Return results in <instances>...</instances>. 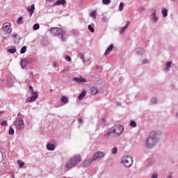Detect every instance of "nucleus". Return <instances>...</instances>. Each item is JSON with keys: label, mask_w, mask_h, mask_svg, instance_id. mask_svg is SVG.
<instances>
[{"label": "nucleus", "mask_w": 178, "mask_h": 178, "mask_svg": "<svg viewBox=\"0 0 178 178\" xmlns=\"http://www.w3.org/2000/svg\"><path fill=\"white\" fill-rule=\"evenodd\" d=\"M51 33L52 35H57L58 37H61L63 41H66L67 39V34L66 31L63 30L62 28H53L51 29Z\"/></svg>", "instance_id": "nucleus-1"}, {"label": "nucleus", "mask_w": 178, "mask_h": 178, "mask_svg": "<svg viewBox=\"0 0 178 178\" xmlns=\"http://www.w3.org/2000/svg\"><path fill=\"white\" fill-rule=\"evenodd\" d=\"M81 159V157L80 156V155H76L74 157H72L65 165L66 171L70 170V169L74 168L75 165L80 163Z\"/></svg>", "instance_id": "nucleus-2"}, {"label": "nucleus", "mask_w": 178, "mask_h": 178, "mask_svg": "<svg viewBox=\"0 0 178 178\" xmlns=\"http://www.w3.org/2000/svg\"><path fill=\"white\" fill-rule=\"evenodd\" d=\"M124 130V127L123 126L119 125V124L115 125L113 128L111 129L110 131L108 132L106 135H105V137L106 138H109V136L112 133L113 134H115V136H120V134H122V133H123Z\"/></svg>", "instance_id": "nucleus-3"}, {"label": "nucleus", "mask_w": 178, "mask_h": 178, "mask_svg": "<svg viewBox=\"0 0 178 178\" xmlns=\"http://www.w3.org/2000/svg\"><path fill=\"white\" fill-rule=\"evenodd\" d=\"M156 144V132L152 131L150 132L149 137L147 138L146 145L151 148V147H154Z\"/></svg>", "instance_id": "nucleus-4"}, {"label": "nucleus", "mask_w": 178, "mask_h": 178, "mask_svg": "<svg viewBox=\"0 0 178 178\" xmlns=\"http://www.w3.org/2000/svg\"><path fill=\"white\" fill-rule=\"evenodd\" d=\"M121 163H122L125 168H130V166L133 165V156L130 155L122 156Z\"/></svg>", "instance_id": "nucleus-5"}, {"label": "nucleus", "mask_w": 178, "mask_h": 178, "mask_svg": "<svg viewBox=\"0 0 178 178\" xmlns=\"http://www.w3.org/2000/svg\"><path fill=\"white\" fill-rule=\"evenodd\" d=\"M29 91L31 96L30 97V99H28V102H35V99L38 98V92H34V89L31 86H29Z\"/></svg>", "instance_id": "nucleus-6"}, {"label": "nucleus", "mask_w": 178, "mask_h": 178, "mask_svg": "<svg viewBox=\"0 0 178 178\" xmlns=\"http://www.w3.org/2000/svg\"><path fill=\"white\" fill-rule=\"evenodd\" d=\"M15 126L17 127L18 130L24 129V122L23 121V119L19 118L16 120L15 122Z\"/></svg>", "instance_id": "nucleus-7"}, {"label": "nucleus", "mask_w": 178, "mask_h": 178, "mask_svg": "<svg viewBox=\"0 0 178 178\" xmlns=\"http://www.w3.org/2000/svg\"><path fill=\"white\" fill-rule=\"evenodd\" d=\"M105 156V152H97L94 154L92 157V161H97V159H102V158H104Z\"/></svg>", "instance_id": "nucleus-8"}, {"label": "nucleus", "mask_w": 178, "mask_h": 178, "mask_svg": "<svg viewBox=\"0 0 178 178\" xmlns=\"http://www.w3.org/2000/svg\"><path fill=\"white\" fill-rule=\"evenodd\" d=\"M3 31H6L7 34L12 33V29H10V23L6 22L3 26Z\"/></svg>", "instance_id": "nucleus-9"}, {"label": "nucleus", "mask_w": 178, "mask_h": 178, "mask_svg": "<svg viewBox=\"0 0 178 178\" xmlns=\"http://www.w3.org/2000/svg\"><path fill=\"white\" fill-rule=\"evenodd\" d=\"M73 80L74 81H75V83H77L78 84L87 82V79L86 78H83V76L74 77L73 78Z\"/></svg>", "instance_id": "nucleus-10"}, {"label": "nucleus", "mask_w": 178, "mask_h": 178, "mask_svg": "<svg viewBox=\"0 0 178 178\" xmlns=\"http://www.w3.org/2000/svg\"><path fill=\"white\" fill-rule=\"evenodd\" d=\"M29 63H31V58H28L26 60H22L21 61V66L22 67L24 68L25 67L29 65Z\"/></svg>", "instance_id": "nucleus-11"}, {"label": "nucleus", "mask_w": 178, "mask_h": 178, "mask_svg": "<svg viewBox=\"0 0 178 178\" xmlns=\"http://www.w3.org/2000/svg\"><path fill=\"white\" fill-rule=\"evenodd\" d=\"M12 37L14 38L15 44H19L20 42V36H18L17 33H13Z\"/></svg>", "instance_id": "nucleus-12"}, {"label": "nucleus", "mask_w": 178, "mask_h": 178, "mask_svg": "<svg viewBox=\"0 0 178 178\" xmlns=\"http://www.w3.org/2000/svg\"><path fill=\"white\" fill-rule=\"evenodd\" d=\"M34 10H35V6H34V4H32L30 8H27V11L29 13L30 16H33V13H34Z\"/></svg>", "instance_id": "nucleus-13"}, {"label": "nucleus", "mask_w": 178, "mask_h": 178, "mask_svg": "<svg viewBox=\"0 0 178 178\" xmlns=\"http://www.w3.org/2000/svg\"><path fill=\"white\" fill-rule=\"evenodd\" d=\"M112 49H113V44H111L109 47L106 49V51L104 53L105 56H107V55H109Z\"/></svg>", "instance_id": "nucleus-14"}, {"label": "nucleus", "mask_w": 178, "mask_h": 178, "mask_svg": "<svg viewBox=\"0 0 178 178\" xmlns=\"http://www.w3.org/2000/svg\"><path fill=\"white\" fill-rule=\"evenodd\" d=\"M98 92H99L98 88H97V87L92 86L91 88V94H92V95H97V94H98Z\"/></svg>", "instance_id": "nucleus-15"}, {"label": "nucleus", "mask_w": 178, "mask_h": 178, "mask_svg": "<svg viewBox=\"0 0 178 178\" xmlns=\"http://www.w3.org/2000/svg\"><path fill=\"white\" fill-rule=\"evenodd\" d=\"M66 3V1L65 0H58L56 3H54V6H56L58 5H65Z\"/></svg>", "instance_id": "nucleus-16"}, {"label": "nucleus", "mask_w": 178, "mask_h": 178, "mask_svg": "<svg viewBox=\"0 0 178 178\" xmlns=\"http://www.w3.org/2000/svg\"><path fill=\"white\" fill-rule=\"evenodd\" d=\"M92 162H94V161H92V160H86L83 162V166L85 168H87L88 166H90V165H91Z\"/></svg>", "instance_id": "nucleus-17"}, {"label": "nucleus", "mask_w": 178, "mask_h": 178, "mask_svg": "<svg viewBox=\"0 0 178 178\" xmlns=\"http://www.w3.org/2000/svg\"><path fill=\"white\" fill-rule=\"evenodd\" d=\"M86 95H87V92L86 90L82 91V92L79 95L78 97L79 101H81V99H83V98H84Z\"/></svg>", "instance_id": "nucleus-18"}, {"label": "nucleus", "mask_w": 178, "mask_h": 178, "mask_svg": "<svg viewBox=\"0 0 178 178\" xmlns=\"http://www.w3.org/2000/svg\"><path fill=\"white\" fill-rule=\"evenodd\" d=\"M47 149H49V151H54V149H55V145H54V144L49 143V144L47 145Z\"/></svg>", "instance_id": "nucleus-19"}, {"label": "nucleus", "mask_w": 178, "mask_h": 178, "mask_svg": "<svg viewBox=\"0 0 178 178\" xmlns=\"http://www.w3.org/2000/svg\"><path fill=\"white\" fill-rule=\"evenodd\" d=\"M152 19L154 23H156V22H158V17H156V10H155L152 14Z\"/></svg>", "instance_id": "nucleus-20"}, {"label": "nucleus", "mask_w": 178, "mask_h": 178, "mask_svg": "<svg viewBox=\"0 0 178 178\" xmlns=\"http://www.w3.org/2000/svg\"><path fill=\"white\" fill-rule=\"evenodd\" d=\"M129 24H130V22H127L126 26L122 27V29H121V31H120L121 34H122V33H124V31H126V29H127V27H129Z\"/></svg>", "instance_id": "nucleus-21"}, {"label": "nucleus", "mask_w": 178, "mask_h": 178, "mask_svg": "<svg viewBox=\"0 0 178 178\" xmlns=\"http://www.w3.org/2000/svg\"><path fill=\"white\" fill-rule=\"evenodd\" d=\"M61 102H63L64 104H67L69 102V99L66 96H63L61 97Z\"/></svg>", "instance_id": "nucleus-22"}, {"label": "nucleus", "mask_w": 178, "mask_h": 178, "mask_svg": "<svg viewBox=\"0 0 178 178\" xmlns=\"http://www.w3.org/2000/svg\"><path fill=\"white\" fill-rule=\"evenodd\" d=\"M161 13L163 17H166V16H168V10H166L165 8L163 9Z\"/></svg>", "instance_id": "nucleus-23"}, {"label": "nucleus", "mask_w": 178, "mask_h": 178, "mask_svg": "<svg viewBox=\"0 0 178 178\" xmlns=\"http://www.w3.org/2000/svg\"><path fill=\"white\" fill-rule=\"evenodd\" d=\"M8 52H10V54H15L16 52V47H13L12 49H8Z\"/></svg>", "instance_id": "nucleus-24"}, {"label": "nucleus", "mask_w": 178, "mask_h": 178, "mask_svg": "<svg viewBox=\"0 0 178 178\" xmlns=\"http://www.w3.org/2000/svg\"><path fill=\"white\" fill-rule=\"evenodd\" d=\"M124 6V3L123 2H120V6H119V10L122 12L123 10V8Z\"/></svg>", "instance_id": "nucleus-25"}, {"label": "nucleus", "mask_w": 178, "mask_h": 178, "mask_svg": "<svg viewBox=\"0 0 178 178\" xmlns=\"http://www.w3.org/2000/svg\"><path fill=\"white\" fill-rule=\"evenodd\" d=\"M172 65V62L168 61L166 63V70H169V69L170 68V66Z\"/></svg>", "instance_id": "nucleus-26"}, {"label": "nucleus", "mask_w": 178, "mask_h": 178, "mask_svg": "<svg viewBox=\"0 0 178 178\" xmlns=\"http://www.w3.org/2000/svg\"><path fill=\"white\" fill-rule=\"evenodd\" d=\"M91 17H93V19H95L97 17V11H93L90 13Z\"/></svg>", "instance_id": "nucleus-27"}, {"label": "nucleus", "mask_w": 178, "mask_h": 178, "mask_svg": "<svg viewBox=\"0 0 178 178\" xmlns=\"http://www.w3.org/2000/svg\"><path fill=\"white\" fill-rule=\"evenodd\" d=\"M88 30H90V33H94V31H95V30L91 25H88Z\"/></svg>", "instance_id": "nucleus-28"}, {"label": "nucleus", "mask_w": 178, "mask_h": 178, "mask_svg": "<svg viewBox=\"0 0 178 178\" xmlns=\"http://www.w3.org/2000/svg\"><path fill=\"white\" fill-rule=\"evenodd\" d=\"M19 165V168H23V166H24V162L20 161V160H18L17 161Z\"/></svg>", "instance_id": "nucleus-29"}, {"label": "nucleus", "mask_w": 178, "mask_h": 178, "mask_svg": "<svg viewBox=\"0 0 178 178\" xmlns=\"http://www.w3.org/2000/svg\"><path fill=\"white\" fill-rule=\"evenodd\" d=\"M26 49H27V47H26V46L22 47V48L21 49V51H20V54H24L26 52Z\"/></svg>", "instance_id": "nucleus-30"}, {"label": "nucleus", "mask_w": 178, "mask_h": 178, "mask_svg": "<svg viewBox=\"0 0 178 178\" xmlns=\"http://www.w3.org/2000/svg\"><path fill=\"white\" fill-rule=\"evenodd\" d=\"M102 2L104 5H109V3H111V0H102Z\"/></svg>", "instance_id": "nucleus-31"}, {"label": "nucleus", "mask_w": 178, "mask_h": 178, "mask_svg": "<svg viewBox=\"0 0 178 178\" xmlns=\"http://www.w3.org/2000/svg\"><path fill=\"white\" fill-rule=\"evenodd\" d=\"M38 29H40V24H35L33 25V30H38Z\"/></svg>", "instance_id": "nucleus-32"}, {"label": "nucleus", "mask_w": 178, "mask_h": 178, "mask_svg": "<svg viewBox=\"0 0 178 178\" xmlns=\"http://www.w3.org/2000/svg\"><path fill=\"white\" fill-rule=\"evenodd\" d=\"M130 126H131V127H136L137 124L136 123V122L131 121V123H130Z\"/></svg>", "instance_id": "nucleus-33"}, {"label": "nucleus", "mask_w": 178, "mask_h": 178, "mask_svg": "<svg viewBox=\"0 0 178 178\" xmlns=\"http://www.w3.org/2000/svg\"><path fill=\"white\" fill-rule=\"evenodd\" d=\"M111 152H112V154H117V153H118V148L113 147V148L111 149Z\"/></svg>", "instance_id": "nucleus-34"}, {"label": "nucleus", "mask_w": 178, "mask_h": 178, "mask_svg": "<svg viewBox=\"0 0 178 178\" xmlns=\"http://www.w3.org/2000/svg\"><path fill=\"white\" fill-rule=\"evenodd\" d=\"M8 133L9 134H15V130L13 129V128L10 127Z\"/></svg>", "instance_id": "nucleus-35"}, {"label": "nucleus", "mask_w": 178, "mask_h": 178, "mask_svg": "<svg viewBox=\"0 0 178 178\" xmlns=\"http://www.w3.org/2000/svg\"><path fill=\"white\" fill-rule=\"evenodd\" d=\"M65 59L67 60V62H72V58H70L69 56H66Z\"/></svg>", "instance_id": "nucleus-36"}, {"label": "nucleus", "mask_w": 178, "mask_h": 178, "mask_svg": "<svg viewBox=\"0 0 178 178\" xmlns=\"http://www.w3.org/2000/svg\"><path fill=\"white\" fill-rule=\"evenodd\" d=\"M136 52H138V54H139V52L141 54V53L144 52V50L141 48H139V49H136Z\"/></svg>", "instance_id": "nucleus-37"}, {"label": "nucleus", "mask_w": 178, "mask_h": 178, "mask_svg": "<svg viewBox=\"0 0 178 178\" xmlns=\"http://www.w3.org/2000/svg\"><path fill=\"white\" fill-rule=\"evenodd\" d=\"M1 126H7L8 125V122L5 120H3L1 123Z\"/></svg>", "instance_id": "nucleus-38"}, {"label": "nucleus", "mask_w": 178, "mask_h": 178, "mask_svg": "<svg viewBox=\"0 0 178 178\" xmlns=\"http://www.w3.org/2000/svg\"><path fill=\"white\" fill-rule=\"evenodd\" d=\"M22 22H23V17H20L18 19H17V23H22Z\"/></svg>", "instance_id": "nucleus-39"}, {"label": "nucleus", "mask_w": 178, "mask_h": 178, "mask_svg": "<svg viewBox=\"0 0 178 178\" xmlns=\"http://www.w3.org/2000/svg\"><path fill=\"white\" fill-rule=\"evenodd\" d=\"M81 59L83 60V63H86V58H84V55L81 56Z\"/></svg>", "instance_id": "nucleus-40"}, {"label": "nucleus", "mask_w": 178, "mask_h": 178, "mask_svg": "<svg viewBox=\"0 0 178 178\" xmlns=\"http://www.w3.org/2000/svg\"><path fill=\"white\" fill-rule=\"evenodd\" d=\"M106 20H107L106 17H103L102 18V21L104 23H105V22H106Z\"/></svg>", "instance_id": "nucleus-41"}, {"label": "nucleus", "mask_w": 178, "mask_h": 178, "mask_svg": "<svg viewBox=\"0 0 178 178\" xmlns=\"http://www.w3.org/2000/svg\"><path fill=\"white\" fill-rule=\"evenodd\" d=\"M152 178H158V175L153 174L152 176Z\"/></svg>", "instance_id": "nucleus-42"}, {"label": "nucleus", "mask_w": 178, "mask_h": 178, "mask_svg": "<svg viewBox=\"0 0 178 178\" xmlns=\"http://www.w3.org/2000/svg\"><path fill=\"white\" fill-rule=\"evenodd\" d=\"M149 61L148 60H145L143 61V65H145L146 63H148Z\"/></svg>", "instance_id": "nucleus-43"}, {"label": "nucleus", "mask_w": 178, "mask_h": 178, "mask_svg": "<svg viewBox=\"0 0 178 178\" xmlns=\"http://www.w3.org/2000/svg\"><path fill=\"white\" fill-rule=\"evenodd\" d=\"M78 122L79 123H81V124H83V120L81 118L78 120Z\"/></svg>", "instance_id": "nucleus-44"}, {"label": "nucleus", "mask_w": 178, "mask_h": 178, "mask_svg": "<svg viewBox=\"0 0 178 178\" xmlns=\"http://www.w3.org/2000/svg\"><path fill=\"white\" fill-rule=\"evenodd\" d=\"M3 113H5L4 111H2L0 112V118H1V116H2L3 115Z\"/></svg>", "instance_id": "nucleus-45"}, {"label": "nucleus", "mask_w": 178, "mask_h": 178, "mask_svg": "<svg viewBox=\"0 0 178 178\" xmlns=\"http://www.w3.org/2000/svg\"><path fill=\"white\" fill-rule=\"evenodd\" d=\"M152 101L154 104H156V99H152Z\"/></svg>", "instance_id": "nucleus-46"}, {"label": "nucleus", "mask_w": 178, "mask_h": 178, "mask_svg": "<svg viewBox=\"0 0 178 178\" xmlns=\"http://www.w3.org/2000/svg\"><path fill=\"white\" fill-rule=\"evenodd\" d=\"M49 2H54V0H47Z\"/></svg>", "instance_id": "nucleus-47"}, {"label": "nucleus", "mask_w": 178, "mask_h": 178, "mask_svg": "<svg viewBox=\"0 0 178 178\" xmlns=\"http://www.w3.org/2000/svg\"><path fill=\"white\" fill-rule=\"evenodd\" d=\"M119 106H120V104H118Z\"/></svg>", "instance_id": "nucleus-48"}]
</instances>
